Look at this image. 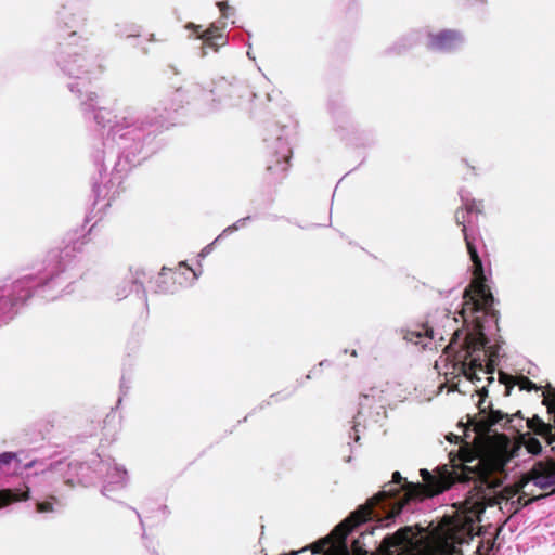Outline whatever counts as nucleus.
<instances>
[{
	"label": "nucleus",
	"mask_w": 555,
	"mask_h": 555,
	"mask_svg": "<svg viewBox=\"0 0 555 555\" xmlns=\"http://www.w3.org/2000/svg\"><path fill=\"white\" fill-rule=\"evenodd\" d=\"M463 41V36L457 30L443 29L428 35L427 48L433 51L450 52L457 49Z\"/></svg>",
	"instance_id": "obj_8"
},
{
	"label": "nucleus",
	"mask_w": 555,
	"mask_h": 555,
	"mask_svg": "<svg viewBox=\"0 0 555 555\" xmlns=\"http://www.w3.org/2000/svg\"><path fill=\"white\" fill-rule=\"evenodd\" d=\"M493 372H494V365H493V361H489L487 364H486V370H485V373L486 374H490V376L487 378L488 379V383L491 384L494 382V377H493Z\"/></svg>",
	"instance_id": "obj_20"
},
{
	"label": "nucleus",
	"mask_w": 555,
	"mask_h": 555,
	"mask_svg": "<svg viewBox=\"0 0 555 555\" xmlns=\"http://www.w3.org/2000/svg\"><path fill=\"white\" fill-rule=\"evenodd\" d=\"M478 395L480 397V401L478 403V408L480 410V412H485V408H482V403L485 401V398L488 396V389L487 387H482L479 391H478Z\"/></svg>",
	"instance_id": "obj_21"
},
{
	"label": "nucleus",
	"mask_w": 555,
	"mask_h": 555,
	"mask_svg": "<svg viewBox=\"0 0 555 555\" xmlns=\"http://www.w3.org/2000/svg\"><path fill=\"white\" fill-rule=\"evenodd\" d=\"M188 28H193L196 36L204 40V42L208 46H215V39L221 38V35L218 34V29L215 27H210L204 31H201V26H196L194 24H189Z\"/></svg>",
	"instance_id": "obj_15"
},
{
	"label": "nucleus",
	"mask_w": 555,
	"mask_h": 555,
	"mask_svg": "<svg viewBox=\"0 0 555 555\" xmlns=\"http://www.w3.org/2000/svg\"><path fill=\"white\" fill-rule=\"evenodd\" d=\"M13 460H16V454L15 453L4 452V453L0 454V466L9 464Z\"/></svg>",
	"instance_id": "obj_17"
},
{
	"label": "nucleus",
	"mask_w": 555,
	"mask_h": 555,
	"mask_svg": "<svg viewBox=\"0 0 555 555\" xmlns=\"http://www.w3.org/2000/svg\"><path fill=\"white\" fill-rule=\"evenodd\" d=\"M546 491L547 492L541 493V494H538V495H533L532 492H527L525 490L521 491V493L519 494L517 500L512 502V505L515 506L514 513H517L521 507L528 506L529 504H531V503H533L535 501H539L541 499L546 498L550 494L555 493V487L550 488Z\"/></svg>",
	"instance_id": "obj_12"
},
{
	"label": "nucleus",
	"mask_w": 555,
	"mask_h": 555,
	"mask_svg": "<svg viewBox=\"0 0 555 555\" xmlns=\"http://www.w3.org/2000/svg\"><path fill=\"white\" fill-rule=\"evenodd\" d=\"M291 156L292 150L288 144L285 141L278 139L268 147L267 171L278 172L280 175V180H282L288 169Z\"/></svg>",
	"instance_id": "obj_6"
},
{
	"label": "nucleus",
	"mask_w": 555,
	"mask_h": 555,
	"mask_svg": "<svg viewBox=\"0 0 555 555\" xmlns=\"http://www.w3.org/2000/svg\"><path fill=\"white\" fill-rule=\"evenodd\" d=\"M217 7L220 10L221 16L227 18L228 17V13L227 12L230 9L228 3L225 1H219V2H217Z\"/></svg>",
	"instance_id": "obj_22"
},
{
	"label": "nucleus",
	"mask_w": 555,
	"mask_h": 555,
	"mask_svg": "<svg viewBox=\"0 0 555 555\" xmlns=\"http://www.w3.org/2000/svg\"><path fill=\"white\" fill-rule=\"evenodd\" d=\"M460 465H453V469L449 470L443 467L438 475L430 474L427 469H421V476L424 483H410L408 496H434L450 489L455 482L473 481L474 487L470 492L474 495L485 498L487 490L499 486L498 480L492 478V469L488 463L479 459L476 451L463 447L460 450Z\"/></svg>",
	"instance_id": "obj_2"
},
{
	"label": "nucleus",
	"mask_w": 555,
	"mask_h": 555,
	"mask_svg": "<svg viewBox=\"0 0 555 555\" xmlns=\"http://www.w3.org/2000/svg\"><path fill=\"white\" fill-rule=\"evenodd\" d=\"M351 546L354 555H366V551L359 546L358 540L353 541Z\"/></svg>",
	"instance_id": "obj_23"
},
{
	"label": "nucleus",
	"mask_w": 555,
	"mask_h": 555,
	"mask_svg": "<svg viewBox=\"0 0 555 555\" xmlns=\"http://www.w3.org/2000/svg\"><path fill=\"white\" fill-rule=\"evenodd\" d=\"M96 98H98L96 93H92V94L89 96V101H94Z\"/></svg>",
	"instance_id": "obj_25"
},
{
	"label": "nucleus",
	"mask_w": 555,
	"mask_h": 555,
	"mask_svg": "<svg viewBox=\"0 0 555 555\" xmlns=\"http://www.w3.org/2000/svg\"><path fill=\"white\" fill-rule=\"evenodd\" d=\"M103 113H106L108 116L112 115V112L105 108H99L94 112V119L98 124L105 126V122H103Z\"/></svg>",
	"instance_id": "obj_18"
},
{
	"label": "nucleus",
	"mask_w": 555,
	"mask_h": 555,
	"mask_svg": "<svg viewBox=\"0 0 555 555\" xmlns=\"http://www.w3.org/2000/svg\"><path fill=\"white\" fill-rule=\"evenodd\" d=\"M483 211L481 201L466 199L462 207L457 208L454 215L455 222L462 228L463 237L467 253L473 262V280L463 294V306L460 311L464 322H473L474 330L469 332L464 340L465 356L461 363V372L470 382L480 380L477 371H483L480 352L488 344L483 333V317H491L498 322V311L493 309L494 298L490 287L486 284L482 260L478 255L476 241L478 233L468 229L472 223L470 216Z\"/></svg>",
	"instance_id": "obj_1"
},
{
	"label": "nucleus",
	"mask_w": 555,
	"mask_h": 555,
	"mask_svg": "<svg viewBox=\"0 0 555 555\" xmlns=\"http://www.w3.org/2000/svg\"><path fill=\"white\" fill-rule=\"evenodd\" d=\"M526 450L533 455H538L542 451L541 442L538 438L529 436L528 438H522Z\"/></svg>",
	"instance_id": "obj_16"
},
{
	"label": "nucleus",
	"mask_w": 555,
	"mask_h": 555,
	"mask_svg": "<svg viewBox=\"0 0 555 555\" xmlns=\"http://www.w3.org/2000/svg\"><path fill=\"white\" fill-rule=\"evenodd\" d=\"M457 336H459V331H455V332H454V334H453V338L451 339V341H450V344H449L448 348H451V347H452V345L454 344L455 338H456Z\"/></svg>",
	"instance_id": "obj_24"
},
{
	"label": "nucleus",
	"mask_w": 555,
	"mask_h": 555,
	"mask_svg": "<svg viewBox=\"0 0 555 555\" xmlns=\"http://www.w3.org/2000/svg\"><path fill=\"white\" fill-rule=\"evenodd\" d=\"M503 421H505V426L512 422V418L508 416V414L500 410H491L487 418L482 422V425L485 429H490L492 426L501 425Z\"/></svg>",
	"instance_id": "obj_14"
},
{
	"label": "nucleus",
	"mask_w": 555,
	"mask_h": 555,
	"mask_svg": "<svg viewBox=\"0 0 555 555\" xmlns=\"http://www.w3.org/2000/svg\"><path fill=\"white\" fill-rule=\"evenodd\" d=\"M413 534L414 533L411 527L400 528L396 533L384 538L378 547V551L383 555H395L398 547L404 546L412 542Z\"/></svg>",
	"instance_id": "obj_9"
},
{
	"label": "nucleus",
	"mask_w": 555,
	"mask_h": 555,
	"mask_svg": "<svg viewBox=\"0 0 555 555\" xmlns=\"http://www.w3.org/2000/svg\"><path fill=\"white\" fill-rule=\"evenodd\" d=\"M532 482L535 487L546 491L555 487V461L552 457L534 463L532 468L524 474L518 482L512 487H506L504 492L506 498H513L524 491V488Z\"/></svg>",
	"instance_id": "obj_5"
},
{
	"label": "nucleus",
	"mask_w": 555,
	"mask_h": 555,
	"mask_svg": "<svg viewBox=\"0 0 555 555\" xmlns=\"http://www.w3.org/2000/svg\"><path fill=\"white\" fill-rule=\"evenodd\" d=\"M401 333L403 335V339L406 341H411L416 345L421 344L423 347L427 346L425 339H434L435 337L434 330L428 326L427 323L418 324L415 328L402 330Z\"/></svg>",
	"instance_id": "obj_11"
},
{
	"label": "nucleus",
	"mask_w": 555,
	"mask_h": 555,
	"mask_svg": "<svg viewBox=\"0 0 555 555\" xmlns=\"http://www.w3.org/2000/svg\"><path fill=\"white\" fill-rule=\"evenodd\" d=\"M1 300H5V301H7V298H4V297H0V301H1Z\"/></svg>",
	"instance_id": "obj_28"
},
{
	"label": "nucleus",
	"mask_w": 555,
	"mask_h": 555,
	"mask_svg": "<svg viewBox=\"0 0 555 555\" xmlns=\"http://www.w3.org/2000/svg\"><path fill=\"white\" fill-rule=\"evenodd\" d=\"M451 555H461V552H460V551H457V550H455V548H453V552H452V554H451Z\"/></svg>",
	"instance_id": "obj_26"
},
{
	"label": "nucleus",
	"mask_w": 555,
	"mask_h": 555,
	"mask_svg": "<svg viewBox=\"0 0 555 555\" xmlns=\"http://www.w3.org/2000/svg\"><path fill=\"white\" fill-rule=\"evenodd\" d=\"M543 405L547 408V412L553 415L554 426L550 423H544L539 416L534 415L527 421L528 427L537 435L546 440L548 444L555 441V389L551 388L544 393L542 401ZM555 461V459H554Z\"/></svg>",
	"instance_id": "obj_7"
},
{
	"label": "nucleus",
	"mask_w": 555,
	"mask_h": 555,
	"mask_svg": "<svg viewBox=\"0 0 555 555\" xmlns=\"http://www.w3.org/2000/svg\"><path fill=\"white\" fill-rule=\"evenodd\" d=\"M499 382L503 385H505V392L504 395L506 397L511 396L512 389L515 385L519 387L520 390L531 391V390H539L540 387L537 386L532 380H530L527 376L520 375V376H513L505 372H499Z\"/></svg>",
	"instance_id": "obj_10"
},
{
	"label": "nucleus",
	"mask_w": 555,
	"mask_h": 555,
	"mask_svg": "<svg viewBox=\"0 0 555 555\" xmlns=\"http://www.w3.org/2000/svg\"><path fill=\"white\" fill-rule=\"evenodd\" d=\"M37 511L39 513H48L53 511V505L51 502H39L37 503Z\"/></svg>",
	"instance_id": "obj_19"
},
{
	"label": "nucleus",
	"mask_w": 555,
	"mask_h": 555,
	"mask_svg": "<svg viewBox=\"0 0 555 555\" xmlns=\"http://www.w3.org/2000/svg\"><path fill=\"white\" fill-rule=\"evenodd\" d=\"M106 115H107L106 113H105V114L103 113V119H105ZM103 122H105V124H106V122H111V118H108L106 121H105V120H103Z\"/></svg>",
	"instance_id": "obj_27"
},
{
	"label": "nucleus",
	"mask_w": 555,
	"mask_h": 555,
	"mask_svg": "<svg viewBox=\"0 0 555 555\" xmlns=\"http://www.w3.org/2000/svg\"><path fill=\"white\" fill-rule=\"evenodd\" d=\"M399 472L392 474V480L384 486V490L372 496L363 506H369V519L373 516L374 508L382 505L387 513V519H393L403 507L412 500H423L426 496L409 498V485Z\"/></svg>",
	"instance_id": "obj_3"
},
{
	"label": "nucleus",
	"mask_w": 555,
	"mask_h": 555,
	"mask_svg": "<svg viewBox=\"0 0 555 555\" xmlns=\"http://www.w3.org/2000/svg\"><path fill=\"white\" fill-rule=\"evenodd\" d=\"M29 499V489L20 492L18 490L3 489L0 490V508L8 506L14 502L26 501Z\"/></svg>",
	"instance_id": "obj_13"
},
{
	"label": "nucleus",
	"mask_w": 555,
	"mask_h": 555,
	"mask_svg": "<svg viewBox=\"0 0 555 555\" xmlns=\"http://www.w3.org/2000/svg\"><path fill=\"white\" fill-rule=\"evenodd\" d=\"M369 520V506H359L346 519L337 525L325 538L319 540L311 546L313 554L325 552L326 555H350L346 543L347 535L359 525Z\"/></svg>",
	"instance_id": "obj_4"
}]
</instances>
